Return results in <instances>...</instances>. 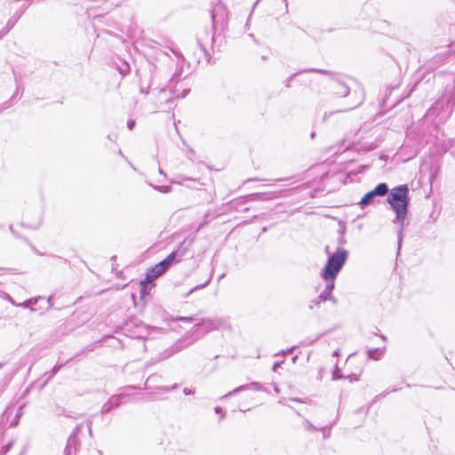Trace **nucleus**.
Wrapping results in <instances>:
<instances>
[{"mask_svg":"<svg viewBox=\"0 0 455 455\" xmlns=\"http://www.w3.org/2000/svg\"><path fill=\"white\" fill-rule=\"evenodd\" d=\"M306 425L308 427H312V425L309 423V422H306Z\"/></svg>","mask_w":455,"mask_h":455,"instance_id":"nucleus-13","label":"nucleus"},{"mask_svg":"<svg viewBox=\"0 0 455 455\" xmlns=\"http://www.w3.org/2000/svg\"><path fill=\"white\" fill-rule=\"evenodd\" d=\"M347 258V251L344 249H339L336 252L329 256L328 260L321 273V276L327 283V284L324 291L318 298L320 301H325L331 299V294L334 288V280L344 266Z\"/></svg>","mask_w":455,"mask_h":455,"instance_id":"nucleus-1","label":"nucleus"},{"mask_svg":"<svg viewBox=\"0 0 455 455\" xmlns=\"http://www.w3.org/2000/svg\"><path fill=\"white\" fill-rule=\"evenodd\" d=\"M133 126H134V121H132V120H131V121H129V122L127 123V127H128L130 130H132V129L133 128Z\"/></svg>","mask_w":455,"mask_h":455,"instance_id":"nucleus-7","label":"nucleus"},{"mask_svg":"<svg viewBox=\"0 0 455 455\" xmlns=\"http://www.w3.org/2000/svg\"><path fill=\"white\" fill-rule=\"evenodd\" d=\"M384 353V349L380 348H371L368 351V355L371 358L378 359Z\"/></svg>","mask_w":455,"mask_h":455,"instance_id":"nucleus-5","label":"nucleus"},{"mask_svg":"<svg viewBox=\"0 0 455 455\" xmlns=\"http://www.w3.org/2000/svg\"><path fill=\"white\" fill-rule=\"evenodd\" d=\"M140 286H141V295L144 296L145 295V286H144V283H140Z\"/></svg>","mask_w":455,"mask_h":455,"instance_id":"nucleus-9","label":"nucleus"},{"mask_svg":"<svg viewBox=\"0 0 455 455\" xmlns=\"http://www.w3.org/2000/svg\"><path fill=\"white\" fill-rule=\"evenodd\" d=\"M244 388H245V387H244V386H241L240 387L235 388V390H233L232 392H229L228 394H227L226 395H224V396H223V398H224V397H228V396H229V395H234V394H236L237 392H239L240 390H243V389H244Z\"/></svg>","mask_w":455,"mask_h":455,"instance_id":"nucleus-6","label":"nucleus"},{"mask_svg":"<svg viewBox=\"0 0 455 455\" xmlns=\"http://www.w3.org/2000/svg\"><path fill=\"white\" fill-rule=\"evenodd\" d=\"M180 320H184V321H190L191 318H184V317H181Z\"/></svg>","mask_w":455,"mask_h":455,"instance_id":"nucleus-12","label":"nucleus"},{"mask_svg":"<svg viewBox=\"0 0 455 455\" xmlns=\"http://www.w3.org/2000/svg\"><path fill=\"white\" fill-rule=\"evenodd\" d=\"M334 355H335V356H338V355H339V350H336V351L334 352Z\"/></svg>","mask_w":455,"mask_h":455,"instance_id":"nucleus-14","label":"nucleus"},{"mask_svg":"<svg viewBox=\"0 0 455 455\" xmlns=\"http://www.w3.org/2000/svg\"><path fill=\"white\" fill-rule=\"evenodd\" d=\"M158 189H159L161 192H163V193H166V192H168V191H169V188H168V187H160Z\"/></svg>","mask_w":455,"mask_h":455,"instance_id":"nucleus-8","label":"nucleus"},{"mask_svg":"<svg viewBox=\"0 0 455 455\" xmlns=\"http://www.w3.org/2000/svg\"><path fill=\"white\" fill-rule=\"evenodd\" d=\"M388 192V187L386 183H379L377 187L364 195L361 199L360 204L362 207L368 205L374 196H383Z\"/></svg>","mask_w":455,"mask_h":455,"instance_id":"nucleus-4","label":"nucleus"},{"mask_svg":"<svg viewBox=\"0 0 455 455\" xmlns=\"http://www.w3.org/2000/svg\"><path fill=\"white\" fill-rule=\"evenodd\" d=\"M175 253H171L165 259L156 264L148 274L146 276L147 282H151L152 280L157 278L163 273H164L168 267L171 266L172 262L175 259Z\"/></svg>","mask_w":455,"mask_h":455,"instance_id":"nucleus-3","label":"nucleus"},{"mask_svg":"<svg viewBox=\"0 0 455 455\" xmlns=\"http://www.w3.org/2000/svg\"><path fill=\"white\" fill-rule=\"evenodd\" d=\"M387 203L395 214L394 221H397L401 226H403L410 203L408 186L400 185L393 188L387 196Z\"/></svg>","mask_w":455,"mask_h":455,"instance_id":"nucleus-2","label":"nucleus"},{"mask_svg":"<svg viewBox=\"0 0 455 455\" xmlns=\"http://www.w3.org/2000/svg\"><path fill=\"white\" fill-rule=\"evenodd\" d=\"M184 393H185V395H189V394H191V391L188 388H185Z\"/></svg>","mask_w":455,"mask_h":455,"instance_id":"nucleus-10","label":"nucleus"},{"mask_svg":"<svg viewBox=\"0 0 455 455\" xmlns=\"http://www.w3.org/2000/svg\"><path fill=\"white\" fill-rule=\"evenodd\" d=\"M215 411H216V413H220L221 412V408L216 407L215 408Z\"/></svg>","mask_w":455,"mask_h":455,"instance_id":"nucleus-11","label":"nucleus"}]
</instances>
